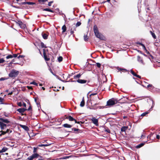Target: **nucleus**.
<instances>
[{
	"label": "nucleus",
	"instance_id": "f257e3e1",
	"mask_svg": "<svg viewBox=\"0 0 160 160\" xmlns=\"http://www.w3.org/2000/svg\"><path fill=\"white\" fill-rule=\"evenodd\" d=\"M94 31L96 37L101 40H104V37L101 33L99 32L96 25H94L93 27Z\"/></svg>",
	"mask_w": 160,
	"mask_h": 160
},
{
	"label": "nucleus",
	"instance_id": "f03ea898",
	"mask_svg": "<svg viewBox=\"0 0 160 160\" xmlns=\"http://www.w3.org/2000/svg\"><path fill=\"white\" fill-rule=\"evenodd\" d=\"M118 101L116 99L112 98L108 100L107 102V106H111L113 105L118 102Z\"/></svg>",
	"mask_w": 160,
	"mask_h": 160
},
{
	"label": "nucleus",
	"instance_id": "7ed1b4c3",
	"mask_svg": "<svg viewBox=\"0 0 160 160\" xmlns=\"http://www.w3.org/2000/svg\"><path fill=\"white\" fill-rule=\"evenodd\" d=\"M19 72L14 69L12 70L9 74V76L12 78L15 77L18 75Z\"/></svg>",
	"mask_w": 160,
	"mask_h": 160
},
{
	"label": "nucleus",
	"instance_id": "20e7f679",
	"mask_svg": "<svg viewBox=\"0 0 160 160\" xmlns=\"http://www.w3.org/2000/svg\"><path fill=\"white\" fill-rule=\"evenodd\" d=\"M38 157L42 158V157L40 156L37 153H34L32 155L29 157L27 159V160H32L35 158H36Z\"/></svg>",
	"mask_w": 160,
	"mask_h": 160
},
{
	"label": "nucleus",
	"instance_id": "39448f33",
	"mask_svg": "<svg viewBox=\"0 0 160 160\" xmlns=\"http://www.w3.org/2000/svg\"><path fill=\"white\" fill-rule=\"evenodd\" d=\"M91 120L92 123L96 126H98V119H96L94 117H93L91 119Z\"/></svg>",
	"mask_w": 160,
	"mask_h": 160
},
{
	"label": "nucleus",
	"instance_id": "423d86ee",
	"mask_svg": "<svg viewBox=\"0 0 160 160\" xmlns=\"http://www.w3.org/2000/svg\"><path fill=\"white\" fill-rule=\"evenodd\" d=\"M27 109L26 108H22L18 109L17 111L18 112H19L21 113L22 115H24V114L23 113Z\"/></svg>",
	"mask_w": 160,
	"mask_h": 160
},
{
	"label": "nucleus",
	"instance_id": "0eeeda50",
	"mask_svg": "<svg viewBox=\"0 0 160 160\" xmlns=\"http://www.w3.org/2000/svg\"><path fill=\"white\" fill-rule=\"evenodd\" d=\"M0 122L2 123H8L10 122L8 120V119H4L2 118H0Z\"/></svg>",
	"mask_w": 160,
	"mask_h": 160
},
{
	"label": "nucleus",
	"instance_id": "6e6552de",
	"mask_svg": "<svg viewBox=\"0 0 160 160\" xmlns=\"http://www.w3.org/2000/svg\"><path fill=\"white\" fill-rule=\"evenodd\" d=\"M137 60L138 62L141 63L142 64L144 65L145 63L143 62L142 58L140 56H137Z\"/></svg>",
	"mask_w": 160,
	"mask_h": 160
},
{
	"label": "nucleus",
	"instance_id": "1a4fd4ad",
	"mask_svg": "<svg viewBox=\"0 0 160 160\" xmlns=\"http://www.w3.org/2000/svg\"><path fill=\"white\" fill-rule=\"evenodd\" d=\"M6 125L3 123L1 122H0V127L2 130H4V129L6 127Z\"/></svg>",
	"mask_w": 160,
	"mask_h": 160
},
{
	"label": "nucleus",
	"instance_id": "9d476101",
	"mask_svg": "<svg viewBox=\"0 0 160 160\" xmlns=\"http://www.w3.org/2000/svg\"><path fill=\"white\" fill-rule=\"evenodd\" d=\"M20 28H25V26L24 24H23L22 22L21 21H18L17 22Z\"/></svg>",
	"mask_w": 160,
	"mask_h": 160
},
{
	"label": "nucleus",
	"instance_id": "9b49d317",
	"mask_svg": "<svg viewBox=\"0 0 160 160\" xmlns=\"http://www.w3.org/2000/svg\"><path fill=\"white\" fill-rule=\"evenodd\" d=\"M77 82H78L81 83V84H84L85 83L87 82V81L86 80H82V79H78L77 81Z\"/></svg>",
	"mask_w": 160,
	"mask_h": 160
},
{
	"label": "nucleus",
	"instance_id": "f8f14e48",
	"mask_svg": "<svg viewBox=\"0 0 160 160\" xmlns=\"http://www.w3.org/2000/svg\"><path fill=\"white\" fill-rule=\"evenodd\" d=\"M20 126L21 128L26 131H28L29 130V128L28 127L25 125H20Z\"/></svg>",
	"mask_w": 160,
	"mask_h": 160
},
{
	"label": "nucleus",
	"instance_id": "ddd939ff",
	"mask_svg": "<svg viewBox=\"0 0 160 160\" xmlns=\"http://www.w3.org/2000/svg\"><path fill=\"white\" fill-rule=\"evenodd\" d=\"M62 126L64 128H71L72 126V125L69 124L67 123L64 124H63L62 125Z\"/></svg>",
	"mask_w": 160,
	"mask_h": 160
},
{
	"label": "nucleus",
	"instance_id": "4468645a",
	"mask_svg": "<svg viewBox=\"0 0 160 160\" xmlns=\"http://www.w3.org/2000/svg\"><path fill=\"white\" fill-rule=\"evenodd\" d=\"M72 131H73L74 132H75L76 133H78L79 132H77L78 131H80L81 130L79 129H78L76 128H72Z\"/></svg>",
	"mask_w": 160,
	"mask_h": 160
},
{
	"label": "nucleus",
	"instance_id": "2eb2a0df",
	"mask_svg": "<svg viewBox=\"0 0 160 160\" xmlns=\"http://www.w3.org/2000/svg\"><path fill=\"white\" fill-rule=\"evenodd\" d=\"M85 105V102L84 97L83 98L80 104V106L81 107H83Z\"/></svg>",
	"mask_w": 160,
	"mask_h": 160
},
{
	"label": "nucleus",
	"instance_id": "dca6fc26",
	"mask_svg": "<svg viewBox=\"0 0 160 160\" xmlns=\"http://www.w3.org/2000/svg\"><path fill=\"white\" fill-rule=\"evenodd\" d=\"M67 28L65 25H63L62 28V33H64L66 31Z\"/></svg>",
	"mask_w": 160,
	"mask_h": 160
},
{
	"label": "nucleus",
	"instance_id": "f3484780",
	"mask_svg": "<svg viewBox=\"0 0 160 160\" xmlns=\"http://www.w3.org/2000/svg\"><path fill=\"white\" fill-rule=\"evenodd\" d=\"M128 128V126H123L122 127L121 129V131L122 132H125L126 130Z\"/></svg>",
	"mask_w": 160,
	"mask_h": 160
},
{
	"label": "nucleus",
	"instance_id": "a211bd4d",
	"mask_svg": "<svg viewBox=\"0 0 160 160\" xmlns=\"http://www.w3.org/2000/svg\"><path fill=\"white\" fill-rule=\"evenodd\" d=\"M66 118L68 119L70 121H73L75 120V119L70 116L67 117Z\"/></svg>",
	"mask_w": 160,
	"mask_h": 160
},
{
	"label": "nucleus",
	"instance_id": "6ab92c4d",
	"mask_svg": "<svg viewBox=\"0 0 160 160\" xmlns=\"http://www.w3.org/2000/svg\"><path fill=\"white\" fill-rule=\"evenodd\" d=\"M81 75H82V74H81L80 73H79L77 75H75L74 76V78L75 79H77V78H78L80 77Z\"/></svg>",
	"mask_w": 160,
	"mask_h": 160
},
{
	"label": "nucleus",
	"instance_id": "aec40b11",
	"mask_svg": "<svg viewBox=\"0 0 160 160\" xmlns=\"http://www.w3.org/2000/svg\"><path fill=\"white\" fill-rule=\"evenodd\" d=\"M76 30L75 27V26H73V27L70 30V34H72L74 33V31Z\"/></svg>",
	"mask_w": 160,
	"mask_h": 160
},
{
	"label": "nucleus",
	"instance_id": "412c9836",
	"mask_svg": "<svg viewBox=\"0 0 160 160\" xmlns=\"http://www.w3.org/2000/svg\"><path fill=\"white\" fill-rule=\"evenodd\" d=\"M42 35L43 38L44 39H46L47 38L48 35L47 34L45 33H42Z\"/></svg>",
	"mask_w": 160,
	"mask_h": 160
},
{
	"label": "nucleus",
	"instance_id": "4be33fe9",
	"mask_svg": "<svg viewBox=\"0 0 160 160\" xmlns=\"http://www.w3.org/2000/svg\"><path fill=\"white\" fill-rule=\"evenodd\" d=\"M117 69L118 70H119V71H121L122 72H127L128 71L126 69H123V68H118H118H117Z\"/></svg>",
	"mask_w": 160,
	"mask_h": 160
},
{
	"label": "nucleus",
	"instance_id": "5701e85b",
	"mask_svg": "<svg viewBox=\"0 0 160 160\" xmlns=\"http://www.w3.org/2000/svg\"><path fill=\"white\" fill-rule=\"evenodd\" d=\"M43 10L50 12H53V11L52 10L49 8H44L43 9Z\"/></svg>",
	"mask_w": 160,
	"mask_h": 160
},
{
	"label": "nucleus",
	"instance_id": "b1692460",
	"mask_svg": "<svg viewBox=\"0 0 160 160\" xmlns=\"http://www.w3.org/2000/svg\"><path fill=\"white\" fill-rule=\"evenodd\" d=\"M0 132H1V133L0 135L1 136L2 135H3L6 134L7 133V132H8V130H7L6 131H1Z\"/></svg>",
	"mask_w": 160,
	"mask_h": 160
},
{
	"label": "nucleus",
	"instance_id": "393cba45",
	"mask_svg": "<svg viewBox=\"0 0 160 160\" xmlns=\"http://www.w3.org/2000/svg\"><path fill=\"white\" fill-rule=\"evenodd\" d=\"M43 55L44 59L46 61H48L49 60V58H47V55L45 54L44 53L43 54Z\"/></svg>",
	"mask_w": 160,
	"mask_h": 160
},
{
	"label": "nucleus",
	"instance_id": "a878e982",
	"mask_svg": "<svg viewBox=\"0 0 160 160\" xmlns=\"http://www.w3.org/2000/svg\"><path fill=\"white\" fill-rule=\"evenodd\" d=\"M7 150L8 148L6 147H4L1 150V152H5Z\"/></svg>",
	"mask_w": 160,
	"mask_h": 160
},
{
	"label": "nucleus",
	"instance_id": "bb28decb",
	"mask_svg": "<svg viewBox=\"0 0 160 160\" xmlns=\"http://www.w3.org/2000/svg\"><path fill=\"white\" fill-rule=\"evenodd\" d=\"M144 144L143 143H141V144L138 145L136 146V148H139L142 147V146H143Z\"/></svg>",
	"mask_w": 160,
	"mask_h": 160
},
{
	"label": "nucleus",
	"instance_id": "cd10ccee",
	"mask_svg": "<svg viewBox=\"0 0 160 160\" xmlns=\"http://www.w3.org/2000/svg\"><path fill=\"white\" fill-rule=\"evenodd\" d=\"M150 32L151 34L152 35V37H153V38L154 39L156 38V36L155 35V33H154L153 32L151 31H150Z\"/></svg>",
	"mask_w": 160,
	"mask_h": 160
},
{
	"label": "nucleus",
	"instance_id": "c85d7f7f",
	"mask_svg": "<svg viewBox=\"0 0 160 160\" xmlns=\"http://www.w3.org/2000/svg\"><path fill=\"white\" fill-rule=\"evenodd\" d=\"M84 40L85 41H87L88 40V36H87V35H84Z\"/></svg>",
	"mask_w": 160,
	"mask_h": 160
},
{
	"label": "nucleus",
	"instance_id": "c756f323",
	"mask_svg": "<svg viewBox=\"0 0 160 160\" xmlns=\"http://www.w3.org/2000/svg\"><path fill=\"white\" fill-rule=\"evenodd\" d=\"M13 58V56H12V55H8L6 57V58L7 59H8L9 58Z\"/></svg>",
	"mask_w": 160,
	"mask_h": 160
},
{
	"label": "nucleus",
	"instance_id": "7c9ffc66",
	"mask_svg": "<svg viewBox=\"0 0 160 160\" xmlns=\"http://www.w3.org/2000/svg\"><path fill=\"white\" fill-rule=\"evenodd\" d=\"M62 57L61 56H59L58 58V62H61L62 61Z\"/></svg>",
	"mask_w": 160,
	"mask_h": 160
},
{
	"label": "nucleus",
	"instance_id": "2f4dec72",
	"mask_svg": "<svg viewBox=\"0 0 160 160\" xmlns=\"http://www.w3.org/2000/svg\"><path fill=\"white\" fill-rule=\"evenodd\" d=\"M81 23L79 22H78L77 23L75 26H75V27H77L80 26L81 25Z\"/></svg>",
	"mask_w": 160,
	"mask_h": 160
},
{
	"label": "nucleus",
	"instance_id": "473e14b6",
	"mask_svg": "<svg viewBox=\"0 0 160 160\" xmlns=\"http://www.w3.org/2000/svg\"><path fill=\"white\" fill-rule=\"evenodd\" d=\"M148 112H143L141 115V116L143 117L145 116L146 115H147L148 114Z\"/></svg>",
	"mask_w": 160,
	"mask_h": 160
},
{
	"label": "nucleus",
	"instance_id": "72a5a7b5",
	"mask_svg": "<svg viewBox=\"0 0 160 160\" xmlns=\"http://www.w3.org/2000/svg\"><path fill=\"white\" fill-rule=\"evenodd\" d=\"M35 2H27V4L28 5H33L35 4Z\"/></svg>",
	"mask_w": 160,
	"mask_h": 160
},
{
	"label": "nucleus",
	"instance_id": "f704fd0d",
	"mask_svg": "<svg viewBox=\"0 0 160 160\" xmlns=\"http://www.w3.org/2000/svg\"><path fill=\"white\" fill-rule=\"evenodd\" d=\"M130 72L134 76H135L137 74L136 73H135L134 71L132 70H131Z\"/></svg>",
	"mask_w": 160,
	"mask_h": 160
},
{
	"label": "nucleus",
	"instance_id": "c9c22d12",
	"mask_svg": "<svg viewBox=\"0 0 160 160\" xmlns=\"http://www.w3.org/2000/svg\"><path fill=\"white\" fill-rule=\"evenodd\" d=\"M3 58L0 59V63H3L5 62Z\"/></svg>",
	"mask_w": 160,
	"mask_h": 160
},
{
	"label": "nucleus",
	"instance_id": "e433bc0d",
	"mask_svg": "<svg viewBox=\"0 0 160 160\" xmlns=\"http://www.w3.org/2000/svg\"><path fill=\"white\" fill-rule=\"evenodd\" d=\"M22 103L21 102H18L17 103L19 107H21L22 105Z\"/></svg>",
	"mask_w": 160,
	"mask_h": 160
},
{
	"label": "nucleus",
	"instance_id": "4c0bfd02",
	"mask_svg": "<svg viewBox=\"0 0 160 160\" xmlns=\"http://www.w3.org/2000/svg\"><path fill=\"white\" fill-rule=\"evenodd\" d=\"M37 149V148H35V147L34 148L33 151V152L34 153H36V152Z\"/></svg>",
	"mask_w": 160,
	"mask_h": 160
},
{
	"label": "nucleus",
	"instance_id": "58836bf2",
	"mask_svg": "<svg viewBox=\"0 0 160 160\" xmlns=\"http://www.w3.org/2000/svg\"><path fill=\"white\" fill-rule=\"evenodd\" d=\"M31 84H33V85H35L36 86L38 85V83H37L36 82H35L34 81H33V82H32L31 83Z\"/></svg>",
	"mask_w": 160,
	"mask_h": 160
},
{
	"label": "nucleus",
	"instance_id": "ea45409f",
	"mask_svg": "<svg viewBox=\"0 0 160 160\" xmlns=\"http://www.w3.org/2000/svg\"><path fill=\"white\" fill-rule=\"evenodd\" d=\"M38 2H45L48 1V0H38Z\"/></svg>",
	"mask_w": 160,
	"mask_h": 160
},
{
	"label": "nucleus",
	"instance_id": "a19ab883",
	"mask_svg": "<svg viewBox=\"0 0 160 160\" xmlns=\"http://www.w3.org/2000/svg\"><path fill=\"white\" fill-rule=\"evenodd\" d=\"M96 65H97V66L99 68L100 67L101 65L100 63H98V62L97 63Z\"/></svg>",
	"mask_w": 160,
	"mask_h": 160
},
{
	"label": "nucleus",
	"instance_id": "79ce46f5",
	"mask_svg": "<svg viewBox=\"0 0 160 160\" xmlns=\"http://www.w3.org/2000/svg\"><path fill=\"white\" fill-rule=\"evenodd\" d=\"M147 87L148 88L151 87V88H153V87L152 86V84H149L147 86Z\"/></svg>",
	"mask_w": 160,
	"mask_h": 160
},
{
	"label": "nucleus",
	"instance_id": "37998d69",
	"mask_svg": "<svg viewBox=\"0 0 160 160\" xmlns=\"http://www.w3.org/2000/svg\"><path fill=\"white\" fill-rule=\"evenodd\" d=\"M138 44L141 45L143 47V48H144V49H145V50L146 49V48L143 44L142 43H138Z\"/></svg>",
	"mask_w": 160,
	"mask_h": 160
},
{
	"label": "nucleus",
	"instance_id": "c03bdc74",
	"mask_svg": "<svg viewBox=\"0 0 160 160\" xmlns=\"http://www.w3.org/2000/svg\"><path fill=\"white\" fill-rule=\"evenodd\" d=\"M53 2V1H51L50 2H48V5L49 6H51V4Z\"/></svg>",
	"mask_w": 160,
	"mask_h": 160
},
{
	"label": "nucleus",
	"instance_id": "a18cd8bd",
	"mask_svg": "<svg viewBox=\"0 0 160 160\" xmlns=\"http://www.w3.org/2000/svg\"><path fill=\"white\" fill-rule=\"evenodd\" d=\"M3 100V99L1 97L0 98V102L1 103H2V102Z\"/></svg>",
	"mask_w": 160,
	"mask_h": 160
},
{
	"label": "nucleus",
	"instance_id": "49530a36",
	"mask_svg": "<svg viewBox=\"0 0 160 160\" xmlns=\"http://www.w3.org/2000/svg\"><path fill=\"white\" fill-rule=\"evenodd\" d=\"M24 57V56L22 55H20L18 56V58H23Z\"/></svg>",
	"mask_w": 160,
	"mask_h": 160
},
{
	"label": "nucleus",
	"instance_id": "de8ad7c7",
	"mask_svg": "<svg viewBox=\"0 0 160 160\" xmlns=\"http://www.w3.org/2000/svg\"><path fill=\"white\" fill-rule=\"evenodd\" d=\"M12 56H13V57L16 58L18 56V54H13V55H12Z\"/></svg>",
	"mask_w": 160,
	"mask_h": 160
},
{
	"label": "nucleus",
	"instance_id": "09e8293b",
	"mask_svg": "<svg viewBox=\"0 0 160 160\" xmlns=\"http://www.w3.org/2000/svg\"><path fill=\"white\" fill-rule=\"evenodd\" d=\"M51 145L50 144H43L44 146V147L48 146L49 145Z\"/></svg>",
	"mask_w": 160,
	"mask_h": 160
},
{
	"label": "nucleus",
	"instance_id": "8fccbe9b",
	"mask_svg": "<svg viewBox=\"0 0 160 160\" xmlns=\"http://www.w3.org/2000/svg\"><path fill=\"white\" fill-rule=\"evenodd\" d=\"M7 130H8V132H7V133H11L12 132V130H10L9 129H7Z\"/></svg>",
	"mask_w": 160,
	"mask_h": 160
},
{
	"label": "nucleus",
	"instance_id": "3c124183",
	"mask_svg": "<svg viewBox=\"0 0 160 160\" xmlns=\"http://www.w3.org/2000/svg\"><path fill=\"white\" fill-rule=\"evenodd\" d=\"M22 104L24 107L26 108V104L25 102H23Z\"/></svg>",
	"mask_w": 160,
	"mask_h": 160
},
{
	"label": "nucleus",
	"instance_id": "603ef678",
	"mask_svg": "<svg viewBox=\"0 0 160 160\" xmlns=\"http://www.w3.org/2000/svg\"><path fill=\"white\" fill-rule=\"evenodd\" d=\"M96 94H97V93H92L90 95V96L95 95Z\"/></svg>",
	"mask_w": 160,
	"mask_h": 160
},
{
	"label": "nucleus",
	"instance_id": "864d4df0",
	"mask_svg": "<svg viewBox=\"0 0 160 160\" xmlns=\"http://www.w3.org/2000/svg\"><path fill=\"white\" fill-rule=\"evenodd\" d=\"M32 108V107L30 105L29 107V108H28V109H27V110H28V111H29Z\"/></svg>",
	"mask_w": 160,
	"mask_h": 160
},
{
	"label": "nucleus",
	"instance_id": "5fc2aeb1",
	"mask_svg": "<svg viewBox=\"0 0 160 160\" xmlns=\"http://www.w3.org/2000/svg\"><path fill=\"white\" fill-rule=\"evenodd\" d=\"M41 46L42 48H45V45L43 43H41Z\"/></svg>",
	"mask_w": 160,
	"mask_h": 160
},
{
	"label": "nucleus",
	"instance_id": "6e6d98bb",
	"mask_svg": "<svg viewBox=\"0 0 160 160\" xmlns=\"http://www.w3.org/2000/svg\"><path fill=\"white\" fill-rule=\"evenodd\" d=\"M21 4H22V5L27 4V2H22L21 3Z\"/></svg>",
	"mask_w": 160,
	"mask_h": 160
},
{
	"label": "nucleus",
	"instance_id": "4d7b16f0",
	"mask_svg": "<svg viewBox=\"0 0 160 160\" xmlns=\"http://www.w3.org/2000/svg\"><path fill=\"white\" fill-rule=\"evenodd\" d=\"M145 135H144L143 134H142L141 136V138H145Z\"/></svg>",
	"mask_w": 160,
	"mask_h": 160
},
{
	"label": "nucleus",
	"instance_id": "13d9d810",
	"mask_svg": "<svg viewBox=\"0 0 160 160\" xmlns=\"http://www.w3.org/2000/svg\"><path fill=\"white\" fill-rule=\"evenodd\" d=\"M160 136L159 135H157L156 138L158 139H159L160 138Z\"/></svg>",
	"mask_w": 160,
	"mask_h": 160
},
{
	"label": "nucleus",
	"instance_id": "bf43d9fd",
	"mask_svg": "<svg viewBox=\"0 0 160 160\" xmlns=\"http://www.w3.org/2000/svg\"><path fill=\"white\" fill-rule=\"evenodd\" d=\"M135 77H136L139 78H141V76H139V75H137V74L135 76Z\"/></svg>",
	"mask_w": 160,
	"mask_h": 160
},
{
	"label": "nucleus",
	"instance_id": "052dcab7",
	"mask_svg": "<svg viewBox=\"0 0 160 160\" xmlns=\"http://www.w3.org/2000/svg\"><path fill=\"white\" fill-rule=\"evenodd\" d=\"M38 146L39 147H42L44 146L43 144H39V145H38Z\"/></svg>",
	"mask_w": 160,
	"mask_h": 160
},
{
	"label": "nucleus",
	"instance_id": "680f3d73",
	"mask_svg": "<svg viewBox=\"0 0 160 160\" xmlns=\"http://www.w3.org/2000/svg\"><path fill=\"white\" fill-rule=\"evenodd\" d=\"M6 79L5 78H0V80L1 81H3V80H4L5 79Z\"/></svg>",
	"mask_w": 160,
	"mask_h": 160
},
{
	"label": "nucleus",
	"instance_id": "e2e57ef3",
	"mask_svg": "<svg viewBox=\"0 0 160 160\" xmlns=\"http://www.w3.org/2000/svg\"><path fill=\"white\" fill-rule=\"evenodd\" d=\"M75 123H78V124H79L80 123V122H77V121H76V120L75 119Z\"/></svg>",
	"mask_w": 160,
	"mask_h": 160
},
{
	"label": "nucleus",
	"instance_id": "0e129e2a",
	"mask_svg": "<svg viewBox=\"0 0 160 160\" xmlns=\"http://www.w3.org/2000/svg\"><path fill=\"white\" fill-rule=\"evenodd\" d=\"M15 62V60H14V59H13V60H12V61L11 62V63H13V62Z\"/></svg>",
	"mask_w": 160,
	"mask_h": 160
},
{
	"label": "nucleus",
	"instance_id": "69168bd1",
	"mask_svg": "<svg viewBox=\"0 0 160 160\" xmlns=\"http://www.w3.org/2000/svg\"><path fill=\"white\" fill-rule=\"evenodd\" d=\"M12 92H11L9 93H8V95H12Z\"/></svg>",
	"mask_w": 160,
	"mask_h": 160
},
{
	"label": "nucleus",
	"instance_id": "338daca9",
	"mask_svg": "<svg viewBox=\"0 0 160 160\" xmlns=\"http://www.w3.org/2000/svg\"><path fill=\"white\" fill-rule=\"evenodd\" d=\"M69 158L68 156H66L64 158H63V159H66V158Z\"/></svg>",
	"mask_w": 160,
	"mask_h": 160
},
{
	"label": "nucleus",
	"instance_id": "774afa93",
	"mask_svg": "<svg viewBox=\"0 0 160 160\" xmlns=\"http://www.w3.org/2000/svg\"><path fill=\"white\" fill-rule=\"evenodd\" d=\"M127 118V116H124L123 117V119H125Z\"/></svg>",
	"mask_w": 160,
	"mask_h": 160
}]
</instances>
